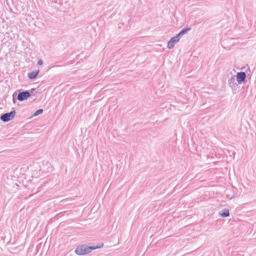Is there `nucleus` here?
<instances>
[{"label": "nucleus", "instance_id": "obj_1", "mask_svg": "<svg viewBox=\"0 0 256 256\" xmlns=\"http://www.w3.org/2000/svg\"><path fill=\"white\" fill-rule=\"evenodd\" d=\"M104 246V244L102 243L100 245L96 246H88L86 244H82L80 246H78L76 249L75 250V252L78 255H84L90 252L92 250L100 248H102Z\"/></svg>", "mask_w": 256, "mask_h": 256}, {"label": "nucleus", "instance_id": "obj_2", "mask_svg": "<svg viewBox=\"0 0 256 256\" xmlns=\"http://www.w3.org/2000/svg\"><path fill=\"white\" fill-rule=\"evenodd\" d=\"M16 112L15 110H12L10 112L4 113L0 116V119L3 122H8L14 118Z\"/></svg>", "mask_w": 256, "mask_h": 256}, {"label": "nucleus", "instance_id": "obj_3", "mask_svg": "<svg viewBox=\"0 0 256 256\" xmlns=\"http://www.w3.org/2000/svg\"><path fill=\"white\" fill-rule=\"evenodd\" d=\"M228 86L232 88L234 93L238 90V88H239L238 84L236 82V80L234 76H232L228 80Z\"/></svg>", "mask_w": 256, "mask_h": 256}, {"label": "nucleus", "instance_id": "obj_4", "mask_svg": "<svg viewBox=\"0 0 256 256\" xmlns=\"http://www.w3.org/2000/svg\"><path fill=\"white\" fill-rule=\"evenodd\" d=\"M31 96V93L28 90H24L20 92L18 96L17 99L20 102H22L26 100L28 98Z\"/></svg>", "mask_w": 256, "mask_h": 256}, {"label": "nucleus", "instance_id": "obj_5", "mask_svg": "<svg viewBox=\"0 0 256 256\" xmlns=\"http://www.w3.org/2000/svg\"><path fill=\"white\" fill-rule=\"evenodd\" d=\"M246 78V74L244 72H238L236 76V80L238 84H242Z\"/></svg>", "mask_w": 256, "mask_h": 256}, {"label": "nucleus", "instance_id": "obj_6", "mask_svg": "<svg viewBox=\"0 0 256 256\" xmlns=\"http://www.w3.org/2000/svg\"><path fill=\"white\" fill-rule=\"evenodd\" d=\"M40 72V70H34L28 74V76L30 80L35 79L38 76Z\"/></svg>", "mask_w": 256, "mask_h": 256}, {"label": "nucleus", "instance_id": "obj_7", "mask_svg": "<svg viewBox=\"0 0 256 256\" xmlns=\"http://www.w3.org/2000/svg\"><path fill=\"white\" fill-rule=\"evenodd\" d=\"M219 214L222 218H226L230 216V212L228 208L222 209L219 212Z\"/></svg>", "mask_w": 256, "mask_h": 256}, {"label": "nucleus", "instance_id": "obj_8", "mask_svg": "<svg viewBox=\"0 0 256 256\" xmlns=\"http://www.w3.org/2000/svg\"><path fill=\"white\" fill-rule=\"evenodd\" d=\"M191 29L190 28V27H186V28H183L182 30L180 32L183 36L185 34H186L189 30H190Z\"/></svg>", "mask_w": 256, "mask_h": 256}, {"label": "nucleus", "instance_id": "obj_9", "mask_svg": "<svg viewBox=\"0 0 256 256\" xmlns=\"http://www.w3.org/2000/svg\"><path fill=\"white\" fill-rule=\"evenodd\" d=\"M174 42L171 40H170L168 42V44H167V48H168V49H172V48L174 46Z\"/></svg>", "mask_w": 256, "mask_h": 256}, {"label": "nucleus", "instance_id": "obj_10", "mask_svg": "<svg viewBox=\"0 0 256 256\" xmlns=\"http://www.w3.org/2000/svg\"><path fill=\"white\" fill-rule=\"evenodd\" d=\"M44 110L40 108L36 110L34 114H32L33 116H36L43 112Z\"/></svg>", "mask_w": 256, "mask_h": 256}, {"label": "nucleus", "instance_id": "obj_11", "mask_svg": "<svg viewBox=\"0 0 256 256\" xmlns=\"http://www.w3.org/2000/svg\"><path fill=\"white\" fill-rule=\"evenodd\" d=\"M170 40H172L174 44L178 42L179 41V40L178 39L176 36L172 37Z\"/></svg>", "mask_w": 256, "mask_h": 256}, {"label": "nucleus", "instance_id": "obj_12", "mask_svg": "<svg viewBox=\"0 0 256 256\" xmlns=\"http://www.w3.org/2000/svg\"><path fill=\"white\" fill-rule=\"evenodd\" d=\"M182 35L179 32L176 36L178 38V39L180 40V37L182 36Z\"/></svg>", "mask_w": 256, "mask_h": 256}, {"label": "nucleus", "instance_id": "obj_13", "mask_svg": "<svg viewBox=\"0 0 256 256\" xmlns=\"http://www.w3.org/2000/svg\"><path fill=\"white\" fill-rule=\"evenodd\" d=\"M43 60H40L38 62V64L39 66H41L43 64Z\"/></svg>", "mask_w": 256, "mask_h": 256}, {"label": "nucleus", "instance_id": "obj_14", "mask_svg": "<svg viewBox=\"0 0 256 256\" xmlns=\"http://www.w3.org/2000/svg\"><path fill=\"white\" fill-rule=\"evenodd\" d=\"M14 94H13V102L14 104H15L16 101V100L14 98Z\"/></svg>", "mask_w": 256, "mask_h": 256}, {"label": "nucleus", "instance_id": "obj_15", "mask_svg": "<svg viewBox=\"0 0 256 256\" xmlns=\"http://www.w3.org/2000/svg\"><path fill=\"white\" fill-rule=\"evenodd\" d=\"M34 88H32V89L31 90V92H32V91H34Z\"/></svg>", "mask_w": 256, "mask_h": 256}]
</instances>
